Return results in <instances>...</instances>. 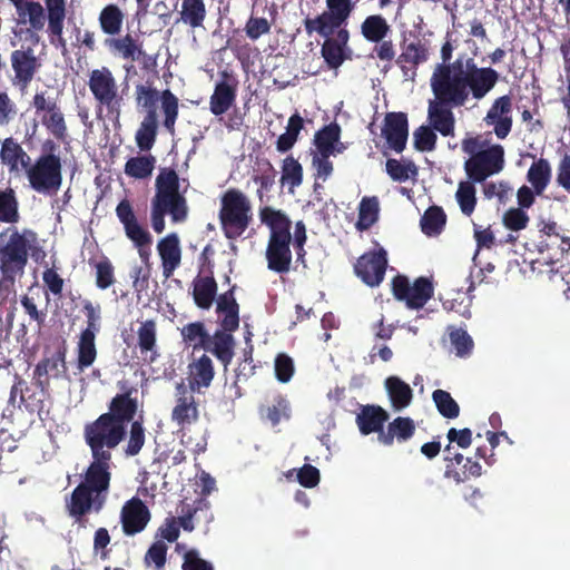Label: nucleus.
Listing matches in <instances>:
<instances>
[{
  "label": "nucleus",
  "mask_w": 570,
  "mask_h": 570,
  "mask_svg": "<svg viewBox=\"0 0 570 570\" xmlns=\"http://www.w3.org/2000/svg\"><path fill=\"white\" fill-rule=\"evenodd\" d=\"M104 45L121 59L134 62L141 55L142 43L130 33L122 37L106 38Z\"/></svg>",
  "instance_id": "obj_35"
},
{
  "label": "nucleus",
  "mask_w": 570,
  "mask_h": 570,
  "mask_svg": "<svg viewBox=\"0 0 570 570\" xmlns=\"http://www.w3.org/2000/svg\"><path fill=\"white\" fill-rule=\"evenodd\" d=\"M482 474V466L478 461H473L471 458H466L463 463L462 471L452 468L451 464H446L444 475L448 479H452L456 483H463L470 478H479Z\"/></svg>",
  "instance_id": "obj_57"
},
{
  "label": "nucleus",
  "mask_w": 570,
  "mask_h": 570,
  "mask_svg": "<svg viewBox=\"0 0 570 570\" xmlns=\"http://www.w3.org/2000/svg\"><path fill=\"white\" fill-rule=\"evenodd\" d=\"M303 125L304 120L297 112L289 117L286 131L278 137L276 142L278 151L286 153L294 146Z\"/></svg>",
  "instance_id": "obj_55"
},
{
  "label": "nucleus",
  "mask_w": 570,
  "mask_h": 570,
  "mask_svg": "<svg viewBox=\"0 0 570 570\" xmlns=\"http://www.w3.org/2000/svg\"><path fill=\"white\" fill-rule=\"evenodd\" d=\"M390 30V24L381 14L368 16L361 24V32L363 37L371 42L382 41Z\"/></svg>",
  "instance_id": "obj_49"
},
{
  "label": "nucleus",
  "mask_w": 570,
  "mask_h": 570,
  "mask_svg": "<svg viewBox=\"0 0 570 570\" xmlns=\"http://www.w3.org/2000/svg\"><path fill=\"white\" fill-rule=\"evenodd\" d=\"M401 53L395 63L406 79L414 80L417 67L430 58V43L412 32H404L400 42Z\"/></svg>",
  "instance_id": "obj_15"
},
{
  "label": "nucleus",
  "mask_w": 570,
  "mask_h": 570,
  "mask_svg": "<svg viewBox=\"0 0 570 570\" xmlns=\"http://www.w3.org/2000/svg\"><path fill=\"white\" fill-rule=\"evenodd\" d=\"M446 224V215L439 206L429 207L421 218V229L426 236L441 234Z\"/></svg>",
  "instance_id": "obj_52"
},
{
  "label": "nucleus",
  "mask_w": 570,
  "mask_h": 570,
  "mask_svg": "<svg viewBox=\"0 0 570 570\" xmlns=\"http://www.w3.org/2000/svg\"><path fill=\"white\" fill-rule=\"evenodd\" d=\"M39 249L38 234L31 228L6 227L0 232V297L16 294V283L24 275L30 255Z\"/></svg>",
  "instance_id": "obj_1"
},
{
  "label": "nucleus",
  "mask_w": 570,
  "mask_h": 570,
  "mask_svg": "<svg viewBox=\"0 0 570 570\" xmlns=\"http://www.w3.org/2000/svg\"><path fill=\"white\" fill-rule=\"evenodd\" d=\"M347 17L326 9L315 18H305L303 24L308 36L317 33L327 39V37H336L340 30H347Z\"/></svg>",
  "instance_id": "obj_24"
},
{
  "label": "nucleus",
  "mask_w": 570,
  "mask_h": 570,
  "mask_svg": "<svg viewBox=\"0 0 570 570\" xmlns=\"http://www.w3.org/2000/svg\"><path fill=\"white\" fill-rule=\"evenodd\" d=\"M146 441V429L142 419L135 420L130 423L129 435L125 448L127 456H136L140 453Z\"/></svg>",
  "instance_id": "obj_56"
},
{
  "label": "nucleus",
  "mask_w": 570,
  "mask_h": 570,
  "mask_svg": "<svg viewBox=\"0 0 570 570\" xmlns=\"http://www.w3.org/2000/svg\"><path fill=\"white\" fill-rule=\"evenodd\" d=\"M257 414L263 423L276 426L282 420L289 419V403L281 393L274 392L267 395L264 403L258 405Z\"/></svg>",
  "instance_id": "obj_29"
},
{
  "label": "nucleus",
  "mask_w": 570,
  "mask_h": 570,
  "mask_svg": "<svg viewBox=\"0 0 570 570\" xmlns=\"http://www.w3.org/2000/svg\"><path fill=\"white\" fill-rule=\"evenodd\" d=\"M385 387L395 410L407 407L413 399L411 386L397 376H389L385 380Z\"/></svg>",
  "instance_id": "obj_38"
},
{
  "label": "nucleus",
  "mask_w": 570,
  "mask_h": 570,
  "mask_svg": "<svg viewBox=\"0 0 570 570\" xmlns=\"http://www.w3.org/2000/svg\"><path fill=\"white\" fill-rule=\"evenodd\" d=\"M82 311L87 318V326L80 333L77 343V367L83 371L91 366L97 358L95 344L96 335L100 331V306L91 301H83Z\"/></svg>",
  "instance_id": "obj_13"
},
{
  "label": "nucleus",
  "mask_w": 570,
  "mask_h": 570,
  "mask_svg": "<svg viewBox=\"0 0 570 570\" xmlns=\"http://www.w3.org/2000/svg\"><path fill=\"white\" fill-rule=\"evenodd\" d=\"M431 88L434 99L429 101V126L444 137L454 136L455 118L452 108L461 107L463 104L434 72L431 77Z\"/></svg>",
  "instance_id": "obj_7"
},
{
  "label": "nucleus",
  "mask_w": 570,
  "mask_h": 570,
  "mask_svg": "<svg viewBox=\"0 0 570 570\" xmlns=\"http://www.w3.org/2000/svg\"><path fill=\"white\" fill-rule=\"evenodd\" d=\"M199 420L198 402L195 397L193 386L184 382L177 383L175 387V406L171 411V421L184 430Z\"/></svg>",
  "instance_id": "obj_19"
},
{
  "label": "nucleus",
  "mask_w": 570,
  "mask_h": 570,
  "mask_svg": "<svg viewBox=\"0 0 570 570\" xmlns=\"http://www.w3.org/2000/svg\"><path fill=\"white\" fill-rule=\"evenodd\" d=\"M438 136L430 126L422 125L413 132L414 148L419 151H432L435 149Z\"/></svg>",
  "instance_id": "obj_63"
},
{
  "label": "nucleus",
  "mask_w": 570,
  "mask_h": 570,
  "mask_svg": "<svg viewBox=\"0 0 570 570\" xmlns=\"http://www.w3.org/2000/svg\"><path fill=\"white\" fill-rule=\"evenodd\" d=\"M29 186L38 194L56 195L62 185V164L56 154H41L26 168Z\"/></svg>",
  "instance_id": "obj_9"
},
{
  "label": "nucleus",
  "mask_w": 570,
  "mask_h": 570,
  "mask_svg": "<svg viewBox=\"0 0 570 570\" xmlns=\"http://www.w3.org/2000/svg\"><path fill=\"white\" fill-rule=\"evenodd\" d=\"M236 98V81L226 72L223 73V79L215 86L214 92L210 96L209 109L215 116L225 114L234 104Z\"/></svg>",
  "instance_id": "obj_30"
},
{
  "label": "nucleus",
  "mask_w": 570,
  "mask_h": 570,
  "mask_svg": "<svg viewBox=\"0 0 570 570\" xmlns=\"http://www.w3.org/2000/svg\"><path fill=\"white\" fill-rule=\"evenodd\" d=\"M91 458L82 481L66 500L68 513L77 522L91 511L100 512L109 493L112 456L91 455Z\"/></svg>",
  "instance_id": "obj_2"
},
{
  "label": "nucleus",
  "mask_w": 570,
  "mask_h": 570,
  "mask_svg": "<svg viewBox=\"0 0 570 570\" xmlns=\"http://www.w3.org/2000/svg\"><path fill=\"white\" fill-rule=\"evenodd\" d=\"M10 60L17 83L22 88L28 87L40 68V62L33 49L29 47L27 49L13 50Z\"/></svg>",
  "instance_id": "obj_27"
},
{
  "label": "nucleus",
  "mask_w": 570,
  "mask_h": 570,
  "mask_svg": "<svg viewBox=\"0 0 570 570\" xmlns=\"http://www.w3.org/2000/svg\"><path fill=\"white\" fill-rule=\"evenodd\" d=\"M504 166V149L492 145L472 155L464 163V170L472 183H483L488 177L500 173Z\"/></svg>",
  "instance_id": "obj_17"
},
{
  "label": "nucleus",
  "mask_w": 570,
  "mask_h": 570,
  "mask_svg": "<svg viewBox=\"0 0 570 570\" xmlns=\"http://www.w3.org/2000/svg\"><path fill=\"white\" fill-rule=\"evenodd\" d=\"M216 303V314L222 330L225 332L237 330L239 326V307L234 297L233 289L220 294Z\"/></svg>",
  "instance_id": "obj_32"
},
{
  "label": "nucleus",
  "mask_w": 570,
  "mask_h": 570,
  "mask_svg": "<svg viewBox=\"0 0 570 570\" xmlns=\"http://www.w3.org/2000/svg\"><path fill=\"white\" fill-rule=\"evenodd\" d=\"M464 105L471 90L473 98L482 99L498 82L497 70L479 68L473 58L458 57L451 65H438L433 71Z\"/></svg>",
  "instance_id": "obj_3"
},
{
  "label": "nucleus",
  "mask_w": 570,
  "mask_h": 570,
  "mask_svg": "<svg viewBox=\"0 0 570 570\" xmlns=\"http://www.w3.org/2000/svg\"><path fill=\"white\" fill-rule=\"evenodd\" d=\"M386 267V250L380 248L379 250L364 253L360 256L354 265V271L364 284L370 287H376L383 282Z\"/></svg>",
  "instance_id": "obj_20"
},
{
  "label": "nucleus",
  "mask_w": 570,
  "mask_h": 570,
  "mask_svg": "<svg viewBox=\"0 0 570 570\" xmlns=\"http://www.w3.org/2000/svg\"><path fill=\"white\" fill-rule=\"evenodd\" d=\"M281 180L283 184H288L291 189L298 187L303 181V167L292 156L283 160Z\"/></svg>",
  "instance_id": "obj_61"
},
{
  "label": "nucleus",
  "mask_w": 570,
  "mask_h": 570,
  "mask_svg": "<svg viewBox=\"0 0 570 570\" xmlns=\"http://www.w3.org/2000/svg\"><path fill=\"white\" fill-rule=\"evenodd\" d=\"M259 219L271 230L266 248L268 269L278 274L288 273L292 264V222L282 210L269 206L259 209Z\"/></svg>",
  "instance_id": "obj_6"
},
{
  "label": "nucleus",
  "mask_w": 570,
  "mask_h": 570,
  "mask_svg": "<svg viewBox=\"0 0 570 570\" xmlns=\"http://www.w3.org/2000/svg\"><path fill=\"white\" fill-rule=\"evenodd\" d=\"M67 347L65 342L59 344L53 352L45 351L43 357L33 370L35 385L43 395L49 394L50 379H60L67 373Z\"/></svg>",
  "instance_id": "obj_18"
},
{
  "label": "nucleus",
  "mask_w": 570,
  "mask_h": 570,
  "mask_svg": "<svg viewBox=\"0 0 570 570\" xmlns=\"http://www.w3.org/2000/svg\"><path fill=\"white\" fill-rule=\"evenodd\" d=\"M45 7L30 0L20 8H16L18 23L29 24L33 31H41L47 21V33L50 43L60 49L62 56L68 53L67 40L63 37L65 20L67 17V0H43Z\"/></svg>",
  "instance_id": "obj_5"
},
{
  "label": "nucleus",
  "mask_w": 570,
  "mask_h": 570,
  "mask_svg": "<svg viewBox=\"0 0 570 570\" xmlns=\"http://www.w3.org/2000/svg\"><path fill=\"white\" fill-rule=\"evenodd\" d=\"M167 546L164 541L154 542L145 554V563L154 564L155 570H163L166 564Z\"/></svg>",
  "instance_id": "obj_64"
},
{
  "label": "nucleus",
  "mask_w": 570,
  "mask_h": 570,
  "mask_svg": "<svg viewBox=\"0 0 570 570\" xmlns=\"http://www.w3.org/2000/svg\"><path fill=\"white\" fill-rule=\"evenodd\" d=\"M116 216L124 226L125 234L139 249V256L149 266L153 237L150 233L139 223L134 207L128 198L121 199L116 206Z\"/></svg>",
  "instance_id": "obj_16"
},
{
  "label": "nucleus",
  "mask_w": 570,
  "mask_h": 570,
  "mask_svg": "<svg viewBox=\"0 0 570 570\" xmlns=\"http://www.w3.org/2000/svg\"><path fill=\"white\" fill-rule=\"evenodd\" d=\"M341 128L336 122H332L315 135V145L318 154L332 155L334 153V145L338 141Z\"/></svg>",
  "instance_id": "obj_54"
},
{
  "label": "nucleus",
  "mask_w": 570,
  "mask_h": 570,
  "mask_svg": "<svg viewBox=\"0 0 570 570\" xmlns=\"http://www.w3.org/2000/svg\"><path fill=\"white\" fill-rule=\"evenodd\" d=\"M20 220L19 200L13 188L0 190V223L16 225Z\"/></svg>",
  "instance_id": "obj_44"
},
{
  "label": "nucleus",
  "mask_w": 570,
  "mask_h": 570,
  "mask_svg": "<svg viewBox=\"0 0 570 570\" xmlns=\"http://www.w3.org/2000/svg\"><path fill=\"white\" fill-rule=\"evenodd\" d=\"M387 175L394 181H405L410 178V175L415 176L417 174V167L412 160L401 163L397 159L389 158L385 164Z\"/></svg>",
  "instance_id": "obj_60"
},
{
  "label": "nucleus",
  "mask_w": 570,
  "mask_h": 570,
  "mask_svg": "<svg viewBox=\"0 0 570 570\" xmlns=\"http://www.w3.org/2000/svg\"><path fill=\"white\" fill-rule=\"evenodd\" d=\"M157 116H154L153 112L146 114L135 136L136 144L140 150L148 151L153 148L157 137Z\"/></svg>",
  "instance_id": "obj_47"
},
{
  "label": "nucleus",
  "mask_w": 570,
  "mask_h": 570,
  "mask_svg": "<svg viewBox=\"0 0 570 570\" xmlns=\"http://www.w3.org/2000/svg\"><path fill=\"white\" fill-rule=\"evenodd\" d=\"M179 176L173 168H161L155 180V195L150 202V223L155 233L165 230V217L173 224L184 223L188 217L186 197L179 191Z\"/></svg>",
  "instance_id": "obj_4"
},
{
  "label": "nucleus",
  "mask_w": 570,
  "mask_h": 570,
  "mask_svg": "<svg viewBox=\"0 0 570 570\" xmlns=\"http://www.w3.org/2000/svg\"><path fill=\"white\" fill-rule=\"evenodd\" d=\"M455 198L461 212L464 215L470 216L474 212L476 205L475 187L472 180L460 181L455 193Z\"/></svg>",
  "instance_id": "obj_59"
},
{
  "label": "nucleus",
  "mask_w": 570,
  "mask_h": 570,
  "mask_svg": "<svg viewBox=\"0 0 570 570\" xmlns=\"http://www.w3.org/2000/svg\"><path fill=\"white\" fill-rule=\"evenodd\" d=\"M249 205L243 193L228 189L222 197L219 219L227 238L239 236L248 225Z\"/></svg>",
  "instance_id": "obj_11"
},
{
  "label": "nucleus",
  "mask_w": 570,
  "mask_h": 570,
  "mask_svg": "<svg viewBox=\"0 0 570 570\" xmlns=\"http://www.w3.org/2000/svg\"><path fill=\"white\" fill-rule=\"evenodd\" d=\"M156 158L153 155L130 157L126 164L125 174L135 179L149 178L155 169Z\"/></svg>",
  "instance_id": "obj_48"
},
{
  "label": "nucleus",
  "mask_w": 570,
  "mask_h": 570,
  "mask_svg": "<svg viewBox=\"0 0 570 570\" xmlns=\"http://www.w3.org/2000/svg\"><path fill=\"white\" fill-rule=\"evenodd\" d=\"M137 336L140 353L142 355L150 353L149 362H155L159 356L156 351L157 332L155 321L147 320L142 322L138 328Z\"/></svg>",
  "instance_id": "obj_46"
},
{
  "label": "nucleus",
  "mask_w": 570,
  "mask_h": 570,
  "mask_svg": "<svg viewBox=\"0 0 570 570\" xmlns=\"http://www.w3.org/2000/svg\"><path fill=\"white\" fill-rule=\"evenodd\" d=\"M449 336L450 342L455 350L456 356L465 357L471 354L474 343L465 330L453 327L451 328Z\"/></svg>",
  "instance_id": "obj_62"
},
{
  "label": "nucleus",
  "mask_w": 570,
  "mask_h": 570,
  "mask_svg": "<svg viewBox=\"0 0 570 570\" xmlns=\"http://www.w3.org/2000/svg\"><path fill=\"white\" fill-rule=\"evenodd\" d=\"M415 431L416 426L411 417L397 416L377 435V440L380 443L391 446L394 441L399 443L409 441L415 434Z\"/></svg>",
  "instance_id": "obj_31"
},
{
  "label": "nucleus",
  "mask_w": 570,
  "mask_h": 570,
  "mask_svg": "<svg viewBox=\"0 0 570 570\" xmlns=\"http://www.w3.org/2000/svg\"><path fill=\"white\" fill-rule=\"evenodd\" d=\"M157 252L161 261L165 278L173 276L181 263L180 240L176 233H170L158 240Z\"/></svg>",
  "instance_id": "obj_28"
},
{
  "label": "nucleus",
  "mask_w": 570,
  "mask_h": 570,
  "mask_svg": "<svg viewBox=\"0 0 570 570\" xmlns=\"http://www.w3.org/2000/svg\"><path fill=\"white\" fill-rule=\"evenodd\" d=\"M382 136L393 151L401 154L409 138V120L404 112H387L384 117Z\"/></svg>",
  "instance_id": "obj_23"
},
{
  "label": "nucleus",
  "mask_w": 570,
  "mask_h": 570,
  "mask_svg": "<svg viewBox=\"0 0 570 570\" xmlns=\"http://www.w3.org/2000/svg\"><path fill=\"white\" fill-rule=\"evenodd\" d=\"M234 338L232 332L218 330L210 336L209 348L205 351L212 352L222 363L227 365L233 358Z\"/></svg>",
  "instance_id": "obj_43"
},
{
  "label": "nucleus",
  "mask_w": 570,
  "mask_h": 570,
  "mask_svg": "<svg viewBox=\"0 0 570 570\" xmlns=\"http://www.w3.org/2000/svg\"><path fill=\"white\" fill-rule=\"evenodd\" d=\"M132 394H137V389L132 386L117 393L108 404V412L102 413L125 430H127L129 423L135 421L138 411V400Z\"/></svg>",
  "instance_id": "obj_21"
},
{
  "label": "nucleus",
  "mask_w": 570,
  "mask_h": 570,
  "mask_svg": "<svg viewBox=\"0 0 570 570\" xmlns=\"http://www.w3.org/2000/svg\"><path fill=\"white\" fill-rule=\"evenodd\" d=\"M88 87L99 108L105 107L108 114L119 116L124 99L109 68L94 69L89 73Z\"/></svg>",
  "instance_id": "obj_12"
},
{
  "label": "nucleus",
  "mask_w": 570,
  "mask_h": 570,
  "mask_svg": "<svg viewBox=\"0 0 570 570\" xmlns=\"http://www.w3.org/2000/svg\"><path fill=\"white\" fill-rule=\"evenodd\" d=\"M392 293L396 301L404 302L410 309H420L433 297L434 285L428 277H417L413 284L404 275L392 279Z\"/></svg>",
  "instance_id": "obj_14"
},
{
  "label": "nucleus",
  "mask_w": 570,
  "mask_h": 570,
  "mask_svg": "<svg viewBox=\"0 0 570 570\" xmlns=\"http://www.w3.org/2000/svg\"><path fill=\"white\" fill-rule=\"evenodd\" d=\"M0 159L10 173L19 171L20 167L26 170L31 161L26 150L12 137H8L2 141Z\"/></svg>",
  "instance_id": "obj_34"
},
{
  "label": "nucleus",
  "mask_w": 570,
  "mask_h": 570,
  "mask_svg": "<svg viewBox=\"0 0 570 570\" xmlns=\"http://www.w3.org/2000/svg\"><path fill=\"white\" fill-rule=\"evenodd\" d=\"M135 99L137 106L142 107L146 114L153 112L154 116H157V102L160 100L161 110L165 115L164 127L169 134L174 135L175 124L178 118L179 101L169 89L159 94L149 81H147L146 85L139 83L135 88Z\"/></svg>",
  "instance_id": "obj_10"
},
{
  "label": "nucleus",
  "mask_w": 570,
  "mask_h": 570,
  "mask_svg": "<svg viewBox=\"0 0 570 570\" xmlns=\"http://www.w3.org/2000/svg\"><path fill=\"white\" fill-rule=\"evenodd\" d=\"M217 294V283L213 276H197L193 281V297L202 309H209Z\"/></svg>",
  "instance_id": "obj_37"
},
{
  "label": "nucleus",
  "mask_w": 570,
  "mask_h": 570,
  "mask_svg": "<svg viewBox=\"0 0 570 570\" xmlns=\"http://www.w3.org/2000/svg\"><path fill=\"white\" fill-rule=\"evenodd\" d=\"M389 420V413L377 405H365L356 416L360 432L364 435L384 431V423Z\"/></svg>",
  "instance_id": "obj_33"
},
{
  "label": "nucleus",
  "mask_w": 570,
  "mask_h": 570,
  "mask_svg": "<svg viewBox=\"0 0 570 570\" xmlns=\"http://www.w3.org/2000/svg\"><path fill=\"white\" fill-rule=\"evenodd\" d=\"M206 18V7L204 0H183L180 19L191 28L203 26Z\"/></svg>",
  "instance_id": "obj_53"
},
{
  "label": "nucleus",
  "mask_w": 570,
  "mask_h": 570,
  "mask_svg": "<svg viewBox=\"0 0 570 570\" xmlns=\"http://www.w3.org/2000/svg\"><path fill=\"white\" fill-rule=\"evenodd\" d=\"M150 518V511L141 499L138 497L129 499L124 503L120 511L122 532L129 537L142 532Z\"/></svg>",
  "instance_id": "obj_22"
},
{
  "label": "nucleus",
  "mask_w": 570,
  "mask_h": 570,
  "mask_svg": "<svg viewBox=\"0 0 570 570\" xmlns=\"http://www.w3.org/2000/svg\"><path fill=\"white\" fill-rule=\"evenodd\" d=\"M214 366L209 356L202 355L195 363L190 365L191 382L190 386L207 387L214 377Z\"/></svg>",
  "instance_id": "obj_51"
},
{
  "label": "nucleus",
  "mask_w": 570,
  "mask_h": 570,
  "mask_svg": "<svg viewBox=\"0 0 570 570\" xmlns=\"http://www.w3.org/2000/svg\"><path fill=\"white\" fill-rule=\"evenodd\" d=\"M380 203L377 197L365 196L358 205V217L355 227L360 232L370 229L379 219Z\"/></svg>",
  "instance_id": "obj_45"
},
{
  "label": "nucleus",
  "mask_w": 570,
  "mask_h": 570,
  "mask_svg": "<svg viewBox=\"0 0 570 570\" xmlns=\"http://www.w3.org/2000/svg\"><path fill=\"white\" fill-rule=\"evenodd\" d=\"M183 342L193 347L194 351L203 348H209L210 335L205 328L203 322H193L186 324L180 330Z\"/></svg>",
  "instance_id": "obj_42"
},
{
  "label": "nucleus",
  "mask_w": 570,
  "mask_h": 570,
  "mask_svg": "<svg viewBox=\"0 0 570 570\" xmlns=\"http://www.w3.org/2000/svg\"><path fill=\"white\" fill-rule=\"evenodd\" d=\"M40 117L42 126L58 140L65 142L68 138V127L61 107L52 109Z\"/></svg>",
  "instance_id": "obj_50"
},
{
  "label": "nucleus",
  "mask_w": 570,
  "mask_h": 570,
  "mask_svg": "<svg viewBox=\"0 0 570 570\" xmlns=\"http://www.w3.org/2000/svg\"><path fill=\"white\" fill-rule=\"evenodd\" d=\"M126 435L127 430L104 414L83 426V440L91 455L112 456V450L118 448Z\"/></svg>",
  "instance_id": "obj_8"
},
{
  "label": "nucleus",
  "mask_w": 570,
  "mask_h": 570,
  "mask_svg": "<svg viewBox=\"0 0 570 570\" xmlns=\"http://www.w3.org/2000/svg\"><path fill=\"white\" fill-rule=\"evenodd\" d=\"M88 264L95 272L97 288L105 291L117 282L115 266L106 255H101L99 258L90 257Z\"/></svg>",
  "instance_id": "obj_39"
},
{
  "label": "nucleus",
  "mask_w": 570,
  "mask_h": 570,
  "mask_svg": "<svg viewBox=\"0 0 570 570\" xmlns=\"http://www.w3.org/2000/svg\"><path fill=\"white\" fill-rule=\"evenodd\" d=\"M350 31L340 30L336 37H327L321 47V55L328 69H338L345 60L350 59Z\"/></svg>",
  "instance_id": "obj_26"
},
{
  "label": "nucleus",
  "mask_w": 570,
  "mask_h": 570,
  "mask_svg": "<svg viewBox=\"0 0 570 570\" xmlns=\"http://www.w3.org/2000/svg\"><path fill=\"white\" fill-rule=\"evenodd\" d=\"M125 21L124 11L115 3L105 6L98 16V23L107 38L119 36Z\"/></svg>",
  "instance_id": "obj_36"
},
{
  "label": "nucleus",
  "mask_w": 570,
  "mask_h": 570,
  "mask_svg": "<svg viewBox=\"0 0 570 570\" xmlns=\"http://www.w3.org/2000/svg\"><path fill=\"white\" fill-rule=\"evenodd\" d=\"M432 400L439 413L445 419H455L460 414V406L448 391L435 390Z\"/></svg>",
  "instance_id": "obj_58"
},
{
  "label": "nucleus",
  "mask_w": 570,
  "mask_h": 570,
  "mask_svg": "<svg viewBox=\"0 0 570 570\" xmlns=\"http://www.w3.org/2000/svg\"><path fill=\"white\" fill-rule=\"evenodd\" d=\"M527 180L531 184L534 193L541 196L551 180V165L549 160L542 157L534 160L528 169Z\"/></svg>",
  "instance_id": "obj_41"
},
{
  "label": "nucleus",
  "mask_w": 570,
  "mask_h": 570,
  "mask_svg": "<svg viewBox=\"0 0 570 570\" xmlns=\"http://www.w3.org/2000/svg\"><path fill=\"white\" fill-rule=\"evenodd\" d=\"M254 171H256L254 181L259 185L257 196L261 203H268V191L275 183L276 170L268 160L257 159Z\"/></svg>",
  "instance_id": "obj_40"
},
{
  "label": "nucleus",
  "mask_w": 570,
  "mask_h": 570,
  "mask_svg": "<svg viewBox=\"0 0 570 570\" xmlns=\"http://www.w3.org/2000/svg\"><path fill=\"white\" fill-rule=\"evenodd\" d=\"M512 98L509 95L497 98L488 110L484 122L494 127L498 138L504 139L512 128Z\"/></svg>",
  "instance_id": "obj_25"
}]
</instances>
